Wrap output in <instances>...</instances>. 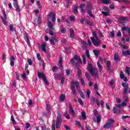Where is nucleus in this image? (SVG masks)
Returning <instances> with one entry per match:
<instances>
[{"label":"nucleus","instance_id":"1","mask_svg":"<svg viewBox=\"0 0 130 130\" xmlns=\"http://www.w3.org/2000/svg\"><path fill=\"white\" fill-rule=\"evenodd\" d=\"M48 23L47 26L49 27V34L51 36H53L54 32V24L55 23V21L56 20V18L55 17V14L52 12H50L48 16Z\"/></svg>","mask_w":130,"mask_h":130},{"label":"nucleus","instance_id":"2","mask_svg":"<svg viewBox=\"0 0 130 130\" xmlns=\"http://www.w3.org/2000/svg\"><path fill=\"white\" fill-rule=\"evenodd\" d=\"M92 36L93 37H90L91 42H92L93 45L96 47L99 46V45L101 44V41H100L99 37L97 36V32H96V31L92 32Z\"/></svg>","mask_w":130,"mask_h":130},{"label":"nucleus","instance_id":"3","mask_svg":"<svg viewBox=\"0 0 130 130\" xmlns=\"http://www.w3.org/2000/svg\"><path fill=\"white\" fill-rule=\"evenodd\" d=\"M124 107L126 106V103L125 102H122L121 105H118L116 107H114L113 109V113L117 114H120L121 113V107Z\"/></svg>","mask_w":130,"mask_h":130},{"label":"nucleus","instance_id":"4","mask_svg":"<svg viewBox=\"0 0 130 130\" xmlns=\"http://www.w3.org/2000/svg\"><path fill=\"white\" fill-rule=\"evenodd\" d=\"M62 115L60 113H58L56 120V127L59 128L62 123Z\"/></svg>","mask_w":130,"mask_h":130},{"label":"nucleus","instance_id":"5","mask_svg":"<svg viewBox=\"0 0 130 130\" xmlns=\"http://www.w3.org/2000/svg\"><path fill=\"white\" fill-rule=\"evenodd\" d=\"M75 85L77 89L79 88V82H75V81H72L71 83V89L72 93L73 95H77V91H76V88L75 87Z\"/></svg>","mask_w":130,"mask_h":130},{"label":"nucleus","instance_id":"6","mask_svg":"<svg viewBox=\"0 0 130 130\" xmlns=\"http://www.w3.org/2000/svg\"><path fill=\"white\" fill-rule=\"evenodd\" d=\"M109 122H107L103 126L104 128H106L107 129H109L110 127H112L113 126V124L115 121L114 119H110L108 120Z\"/></svg>","mask_w":130,"mask_h":130},{"label":"nucleus","instance_id":"7","mask_svg":"<svg viewBox=\"0 0 130 130\" xmlns=\"http://www.w3.org/2000/svg\"><path fill=\"white\" fill-rule=\"evenodd\" d=\"M88 71L90 72V75H91V76H94V75L96 78H98L99 77V75L98 74V72L97 71L95 72L94 71V69H93V67L91 64H89Z\"/></svg>","mask_w":130,"mask_h":130},{"label":"nucleus","instance_id":"8","mask_svg":"<svg viewBox=\"0 0 130 130\" xmlns=\"http://www.w3.org/2000/svg\"><path fill=\"white\" fill-rule=\"evenodd\" d=\"M3 16L4 17V18H3V16H1L2 21L4 24V25H7V24H8V22H7V14H6V11L5 10L3 11Z\"/></svg>","mask_w":130,"mask_h":130},{"label":"nucleus","instance_id":"9","mask_svg":"<svg viewBox=\"0 0 130 130\" xmlns=\"http://www.w3.org/2000/svg\"><path fill=\"white\" fill-rule=\"evenodd\" d=\"M75 60H77V61H79V62H82V59L79 58L77 54L75 55L74 58L71 60L70 62L71 64H75Z\"/></svg>","mask_w":130,"mask_h":130},{"label":"nucleus","instance_id":"10","mask_svg":"<svg viewBox=\"0 0 130 130\" xmlns=\"http://www.w3.org/2000/svg\"><path fill=\"white\" fill-rule=\"evenodd\" d=\"M122 86L124 88L123 93L124 95H126L127 94V90H128V84L127 83H122Z\"/></svg>","mask_w":130,"mask_h":130},{"label":"nucleus","instance_id":"11","mask_svg":"<svg viewBox=\"0 0 130 130\" xmlns=\"http://www.w3.org/2000/svg\"><path fill=\"white\" fill-rule=\"evenodd\" d=\"M121 29L122 33L123 36H125V31H127L130 36V28L129 27L124 26V27H122Z\"/></svg>","mask_w":130,"mask_h":130},{"label":"nucleus","instance_id":"12","mask_svg":"<svg viewBox=\"0 0 130 130\" xmlns=\"http://www.w3.org/2000/svg\"><path fill=\"white\" fill-rule=\"evenodd\" d=\"M13 6L15 8L16 11L18 12H21V9L19 7V4H18V0H13Z\"/></svg>","mask_w":130,"mask_h":130},{"label":"nucleus","instance_id":"13","mask_svg":"<svg viewBox=\"0 0 130 130\" xmlns=\"http://www.w3.org/2000/svg\"><path fill=\"white\" fill-rule=\"evenodd\" d=\"M69 112L73 117H76V113L74 111V109L72 107V104L71 103H69Z\"/></svg>","mask_w":130,"mask_h":130},{"label":"nucleus","instance_id":"14","mask_svg":"<svg viewBox=\"0 0 130 130\" xmlns=\"http://www.w3.org/2000/svg\"><path fill=\"white\" fill-rule=\"evenodd\" d=\"M24 35V38L25 41L26 42L27 45L29 47L31 46V44H30V40L29 39V36L28 35V34H27L26 32H25Z\"/></svg>","mask_w":130,"mask_h":130},{"label":"nucleus","instance_id":"15","mask_svg":"<svg viewBox=\"0 0 130 130\" xmlns=\"http://www.w3.org/2000/svg\"><path fill=\"white\" fill-rule=\"evenodd\" d=\"M62 76V73H59V74L55 73L54 74V78L56 80H58V81H60V79H61Z\"/></svg>","mask_w":130,"mask_h":130},{"label":"nucleus","instance_id":"16","mask_svg":"<svg viewBox=\"0 0 130 130\" xmlns=\"http://www.w3.org/2000/svg\"><path fill=\"white\" fill-rule=\"evenodd\" d=\"M91 101H92V102H94V103L95 102L98 106H100V101L98 99L96 100V98L95 97L93 96L92 98Z\"/></svg>","mask_w":130,"mask_h":130},{"label":"nucleus","instance_id":"17","mask_svg":"<svg viewBox=\"0 0 130 130\" xmlns=\"http://www.w3.org/2000/svg\"><path fill=\"white\" fill-rule=\"evenodd\" d=\"M38 77L39 79H42V80H44L46 78L44 73H41L39 71L38 72Z\"/></svg>","mask_w":130,"mask_h":130},{"label":"nucleus","instance_id":"18","mask_svg":"<svg viewBox=\"0 0 130 130\" xmlns=\"http://www.w3.org/2000/svg\"><path fill=\"white\" fill-rule=\"evenodd\" d=\"M10 66L11 67H14L15 64V57L14 56H10Z\"/></svg>","mask_w":130,"mask_h":130},{"label":"nucleus","instance_id":"19","mask_svg":"<svg viewBox=\"0 0 130 130\" xmlns=\"http://www.w3.org/2000/svg\"><path fill=\"white\" fill-rule=\"evenodd\" d=\"M92 119H93V121H94V122H96L97 121V122H98L99 123V122H101V115H99V116H96V119L95 118V117H93Z\"/></svg>","mask_w":130,"mask_h":130},{"label":"nucleus","instance_id":"20","mask_svg":"<svg viewBox=\"0 0 130 130\" xmlns=\"http://www.w3.org/2000/svg\"><path fill=\"white\" fill-rule=\"evenodd\" d=\"M69 31L70 33V37H71V38H74V37H75V31L73 28H70Z\"/></svg>","mask_w":130,"mask_h":130},{"label":"nucleus","instance_id":"21","mask_svg":"<svg viewBox=\"0 0 130 130\" xmlns=\"http://www.w3.org/2000/svg\"><path fill=\"white\" fill-rule=\"evenodd\" d=\"M46 44H42V50L43 51V52H45V53H46L47 52V51L46 50Z\"/></svg>","mask_w":130,"mask_h":130},{"label":"nucleus","instance_id":"22","mask_svg":"<svg viewBox=\"0 0 130 130\" xmlns=\"http://www.w3.org/2000/svg\"><path fill=\"white\" fill-rule=\"evenodd\" d=\"M81 44H83L82 48L83 50H85V49H87V45H88L87 42L84 41H82Z\"/></svg>","mask_w":130,"mask_h":130},{"label":"nucleus","instance_id":"23","mask_svg":"<svg viewBox=\"0 0 130 130\" xmlns=\"http://www.w3.org/2000/svg\"><path fill=\"white\" fill-rule=\"evenodd\" d=\"M108 71H110L111 70V62L110 61H107V65H106Z\"/></svg>","mask_w":130,"mask_h":130},{"label":"nucleus","instance_id":"24","mask_svg":"<svg viewBox=\"0 0 130 130\" xmlns=\"http://www.w3.org/2000/svg\"><path fill=\"white\" fill-rule=\"evenodd\" d=\"M118 3H124L126 5H129L130 2L128 0H117Z\"/></svg>","mask_w":130,"mask_h":130},{"label":"nucleus","instance_id":"25","mask_svg":"<svg viewBox=\"0 0 130 130\" xmlns=\"http://www.w3.org/2000/svg\"><path fill=\"white\" fill-rule=\"evenodd\" d=\"M114 59L115 61H119V55H118V54L115 53L114 54Z\"/></svg>","mask_w":130,"mask_h":130},{"label":"nucleus","instance_id":"26","mask_svg":"<svg viewBox=\"0 0 130 130\" xmlns=\"http://www.w3.org/2000/svg\"><path fill=\"white\" fill-rule=\"evenodd\" d=\"M46 110L50 113L51 111V105L46 104Z\"/></svg>","mask_w":130,"mask_h":130},{"label":"nucleus","instance_id":"27","mask_svg":"<svg viewBox=\"0 0 130 130\" xmlns=\"http://www.w3.org/2000/svg\"><path fill=\"white\" fill-rule=\"evenodd\" d=\"M61 28V33H63V34H65L66 32H67V29L65 27H63V25H61L60 26Z\"/></svg>","mask_w":130,"mask_h":130},{"label":"nucleus","instance_id":"28","mask_svg":"<svg viewBox=\"0 0 130 130\" xmlns=\"http://www.w3.org/2000/svg\"><path fill=\"white\" fill-rule=\"evenodd\" d=\"M85 22L86 24L88 25V26H94V23H92V22L89 21V20L85 19Z\"/></svg>","mask_w":130,"mask_h":130},{"label":"nucleus","instance_id":"29","mask_svg":"<svg viewBox=\"0 0 130 130\" xmlns=\"http://www.w3.org/2000/svg\"><path fill=\"white\" fill-rule=\"evenodd\" d=\"M80 63H82V62H79V61H78L75 63V68H76L77 70H80V68L81 67Z\"/></svg>","mask_w":130,"mask_h":130},{"label":"nucleus","instance_id":"30","mask_svg":"<svg viewBox=\"0 0 130 130\" xmlns=\"http://www.w3.org/2000/svg\"><path fill=\"white\" fill-rule=\"evenodd\" d=\"M73 12L75 14H77V13H78V6L76 5L73 6Z\"/></svg>","mask_w":130,"mask_h":130},{"label":"nucleus","instance_id":"31","mask_svg":"<svg viewBox=\"0 0 130 130\" xmlns=\"http://www.w3.org/2000/svg\"><path fill=\"white\" fill-rule=\"evenodd\" d=\"M65 51L67 54H71L72 52L71 51V48L70 47H68L65 49Z\"/></svg>","mask_w":130,"mask_h":130},{"label":"nucleus","instance_id":"32","mask_svg":"<svg viewBox=\"0 0 130 130\" xmlns=\"http://www.w3.org/2000/svg\"><path fill=\"white\" fill-rule=\"evenodd\" d=\"M87 13L89 16L91 17V18L95 19V17H94V15H93V14H92V11H91V10H87Z\"/></svg>","mask_w":130,"mask_h":130},{"label":"nucleus","instance_id":"33","mask_svg":"<svg viewBox=\"0 0 130 130\" xmlns=\"http://www.w3.org/2000/svg\"><path fill=\"white\" fill-rule=\"evenodd\" d=\"M111 0H101L102 4H104V5H107V4H109Z\"/></svg>","mask_w":130,"mask_h":130},{"label":"nucleus","instance_id":"34","mask_svg":"<svg viewBox=\"0 0 130 130\" xmlns=\"http://www.w3.org/2000/svg\"><path fill=\"white\" fill-rule=\"evenodd\" d=\"M66 98V95L64 94H61L59 98V100L61 102H63L64 101V99Z\"/></svg>","mask_w":130,"mask_h":130},{"label":"nucleus","instance_id":"35","mask_svg":"<svg viewBox=\"0 0 130 130\" xmlns=\"http://www.w3.org/2000/svg\"><path fill=\"white\" fill-rule=\"evenodd\" d=\"M93 52L95 56H96L97 57L100 54V51L97 50H93Z\"/></svg>","mask_w":130,"mask_h":130},{"label":"nucleus","instance_id":"36","mask_svg":"<svg viewBox=\"0 0 130 130\" xmlns=\"http://www.w3.org/2000/svg\"><path fill=\"white\" fill-rule=\"evenodd\" d=\"M130 51L127 50L126 51H124L122 52V54H123V55H130V53H129Z\"/></svg>","mask_w":130,"mask_h":130},{"label":"nucleus","instance_id":"37","mask_svg":"<svg viewBox=\"0 0 130 130\" xmlns=\"http://www.w3.org/2000/svg\"><path fill=\"white\" fill-rule=\"evenodd\" d=\"M77 76L79 78H81V76H82V70L81 69H77Z\"/></svg>","mask_w":130,"mask_h":130},{"label":"nucleus","instance_id":"38","mask_svg":"<svg viewBox=\"0 0 130 130\" xmlns=\"http://www.w3.org/2000/svg\"><path fill=\"white\" fill-rule=\"evenodd\" d=\"M52 130H55V120H52Z\"/></svg>","mask_w":130,"mask_h":130},{"label":"nucleus","instance_id":"39","mask_svg":"<svg viewBox=\"0 0 130 130\" xmlns=\"http://www.w3.org/2000/svg\"><path fill=\"white\" fill-rule=\"evenodd\" d=\"M11 120L12 121V123H13V124H14V125L16 124L17 123H16V121L15 120V119L14 118L13 115L11 116Z\"/></svg>","mask_w":130,"mask_h":130},{"label":"nucleus","instance_id":"40","mask_svg":"<svg viewBox=\"0 0 130 130\" xmlns=\"http://www.w3.org/2000/svg\"><path fill=\"white\" fill-rule=\"evenodd\" d=\"M81 116L83 119H87V117H86V113H85V112H81Z\"/></svg>","mask_w":130,"mask_h":130},{"label":"nucleus","instance_id":"41","mask_svg":"<svg viewBox=\"0 0 130 130\" xmlns=\"http://www.w3.org/2000/svg\"><path fill=\"white\" fill-rule=\"evenodd\" d=\"M120 79H124V74L123 73V72H122V71H120Z\"/></svg>","mask_w":130,"mask_h":130},{"label":"nucleus","instance_id":"42","mask_svg":"<svg viewBox=\"0 0 130 130\" xmlns=\"http://www.w3.org/2000/svg\"><path fill=\"white\" fill-rule=\"evenodd\" d=\"M97 64H98V67L100 71V72H101V71H102V65H101V64L100 63H99V62H97Z\"/></svg>","mask_w":130,"mask_h":130},{"label":"nucleus","instance_id":"43","mask_svg":"<svg viewBox=\"0 0 130 130\" xmlns=\"http://www.w3.org/2000/svg\"><path fill=\"white\" fill-rule=\"evenodd\" d=\"M27 105L28 106L32 107L33 106V102H32V100H28V103Z\"/></svg>","mask_w":130,"mask_h":130},{"label":"nucleus","instance_id":"44","mask_svg":"<svg viewBox=\"0 0 130 130\" xmlns=\"http://www.w3.org/2000/svg\"><path fill=\"white\" fill-rule=\"evenodd\" d=\"M129 71H130V68L128 67H126L125 69V73L126 74H127V75H129Z\"/></svg>","mask_w":130,"mask_h":130},{"label":"nucleus","instance_id":"45","mask_svg":"<svg viewBox=\"0 0 130 130\" xmlns=\"http://www.w3.org/2000/svg\"><path fill=\"white\" fill-rule=\"evenodd\" d=\"M120 20V21H127L128 18L127 17H121Z\"/></svg>","mask_w":130,"mask_h":130},{"label":"nucleus","instance_id":"46","mask_svg":"<svg viewBox=\"0 0 130 130\" xmlns=\"http://www.w3.org/2000/svg\"><path fill=\"white\" fill-rule=\"evenodd\" d=\"M75 122H76V124L77 125H78L80 127H81L82 128V129H83V126L81 124V123H80V122H79V121H76Z\"/></svg>","mask_w":130,"mask_h":130},{"label":"nucleus","instance_id":"47","mask_svg":"<svg viewBox=\"0 0 130 130\" xmlns=\"http://www.w3.org/2000/svg\"><path fill=\"white\" fill-rule=\"evenodd\" d=\"M43 81L44 82L45 85H46L47 86H48V85H49V82H48V81H47V79H46V77L44 78V80H43Z\"/></svg>","mask_w":130,"mask_h":130},{"label":"nucleus","instance_id":"48","mask_svg":"<svg viewBox=\"0 0 130 130\" xmlns=\"http://www.w3.org/2000/svg\"><path fill=\"white\" fill-rule=\"evenodd\" d=\"M37 5L39 9H42V6L40 4V1H37Z\"/></svg>","mask_w":130,"mask_h":130},{"label":"nucleus","instance_id":"49","mask_svg":"<svg viewBox=\"0 0 130 130\" xmlns=\"http://www.w3.org/2000/svg\"><path fill=\"white\" fill-rule=\"evenodd\" d=\"M70 20L71 21V22H74L75 21V16L71 15L70 16Z\"/></svg>","mask_w":130,"mask_h":130},{"label":"nucleus","instance_id":"50","mask_svg":"<svg viewBox=\"0 0 130 130\" xmlns=\"http://www.w3.org/2000/svg\"><path fill=\"white\" fill-rule=\"evenodd\" d=\"M85 54L86 55V57H87V58H90V53L89 52V50H86Z\"/></svg>","mask_w":130,"mask_h":130},{"label":"nucleus","instance_id":"51","mask_svg":"<svg viewBox=\"0 0 130 130\" xmlns=\"http://www.w3.org/2000/svg\"><path fill=\"white\" fill-rule=\"evenodd\" d=\"M114 35H115L114 30H113V31L110 32V36L111 38H114Z\"/></svg>","mask_w":130,"mask_h":130},{"label":"nucleus","instance_id":"52","mask_svg":"<svg viewBox=\"0 0 130 130\" xmlns=\"http://www.w3.org/2000/svg\"><path fill=\"white\" fill-rule=\"evenodd\" d=\"M9 29H10V31H11V32H14V25L10 24Z\"/></svg>","mask_w":130,"mask_h":130},{"label":"nucleus","instance_id":"53","mask_svg":"<svg viewBox=\"0 0 130 130\" xmlns=\"http://www.w3.org/2000/svg\"><path fill=\"white\" fill-rule=\"evenodd\" d=\"M85 7H86V4H85L84 3H82L80 5L79 9H84Z\"/></svg>","mask_w":130,"mask_h":130},{"label":"nucleus","instance_id":"54","mask_svg":"<svg viewBox=\"0 0 130 130\" xmlns=\"http://www.w3.org/2000/svg\"><path fill=\"white\" fill-rule=\"evenodd\" d=\"M102 14H103L104 16H106V17H107V16L109 15V14L108 13V12H106H106L102 11Z\"/></svg>","mask_w":130,"mask_h":130},{"label":"nucleus","instance_id":"55","mask_svg":"<svg viewBox=\"0 0 130 130\" xmlns=\"http://www.w3.org/2000/svg\"><path fill=\"white\" fill-rule=\"evenodd\" d=\"M103 10L105 11V12H109V9H108V7L107 6H104Z\"/></svg>","mask_w":130,"mask_h":130},{"label":"nucleus","instance_id":"56","mask_svg":"<svg viewBox=\"0 0 130 130\" xmlns=\"http://www.w3.org/2000/svg\"><path fill=\"white\" fill-rule=\"evenodd\" d=\"M93 113H94L95 116L97 117V116H99V114L98 113V111H97V110H94L93 111Z\"/></svg>","mask_w":130,"mask_h":130},{"label":"nucleus","instance_id":"57","mask_svg":"<svg viewBox=\"0 0 130 130\" xmlns=\"http://www.w3.org/2000/svg\"><path fill=\"white\" fill-rule=\"evenodd\" d=\"M82 59L83 60L84 64H86V63H87V61H86V57H85V56L84 55H82Z\"/></svg>","mask_w":130,"mask_h":130},{"label":"nucleus","instance_id":"58","mask_svg":"<svg viewBox=\"0 0 130 130\" xmlns=\"http://www.w3.org/2000/svg\"><path fill=\"white\" fill-rule=\"evenodd\" d=\"M27 61L28 63L29 66H32V60H31V59L28 58Z\"/></svg>","mask_w":130,"mask_h":130},{"label":"nucleus","instance_id":"59","mask_svg":"<svg viewBox=\"0 0 130 130\" xmlns=\"http://www.w3.org/2000/svg\"><path fill=\"white\" fill-rule=\"evenodd\" d=\"M66 80V78L62 77L61 78V84H62V85H63V84H64V80Z\"/></svg>","mask_w":130,"mask_h":130},{"label":"nucleus","instance_id":"60","mask_svg":"<svg viewBox=\"0 0 130 130\" xmlns=\"http://www.w3.org/2000/svg\"><path fill=\"white\" fill-rule=\"evenodd\" d=\"M50 114V112H48V111H47V112H44V116H48V115Z\"/></svg>","mask_w":130,"mask_h":130},{"label":"nucleus","instance_id":"61","mask_svg":"<svg viewBox=\"0 0 130 130\" xmlns=\"http://www.w3.org/2000/svg\"><path fill=\"white\" fill-rule=\"evenodd\" d=\"M85 77L86 78V79H87L88 81H90V75L89 74V73H86L85 74Z\"/></svg>","mask_w":130,"mask_h":130},{"label":"nucleus","instance_id":"62","mask_svg":"<svg viewBox=\"0 0 130 130\" xmlns=\"http://www.w3.org/2000/svg\"><path fill=\"white\" fill-rule=\"evenodd\" d=\"M42 20V19L40 16L38 17V19L37 20V22L39 23V24H41V21Z\"/></svg>","mask_w":130,"mask_h":130},{"label":"nucleus","instance_id":"63","mask_svg":"<svg viewBox=\"0 0 130 130\" xmlns=\"http://www.w3.org/2000/svg\"><path fill=\"white\" fill-rule=\"evenodd\" d=\"M30 126H31V124H30V123L27 122L25 124V128H29V127H30Z\"/></svg>","mask_w":130,"mask_h":130},{"label":"nucleus","instance_id":"64","mask_svg":"<svg viewBox=\"0 0 130 130\" xmlns=\"http://www.w3.org/2000/svg\"><path fill=\"white\" fill-rule=\"evenodd\" d=\"M37 57L38 60H41V56H40V54L38 53L37 55Z\"/></svg>","mask_w":130,"mask_h":130}]
</instances>
